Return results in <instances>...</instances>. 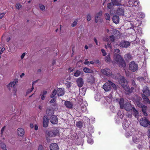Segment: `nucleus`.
<instances>
[{
  "label": "nucleus",
  "mask_w": 150,
  "mask_h": 150,
  "mask_svg": "<svg viewBox=\"0 0 150 150\" xmlns=\"http://www.w3.org/2000/svg\"><path fill=\"white\" fill-rule=\"evenodd\" d=\"M115 53L116 54L114 58V62L120 67H125L126 65V63L123 58L119 54L120 53V50L118 49L114 50Z\"/></svg>",
  "instance_id": "f257e3e1"
},
{
  "label": "nucleus",
  "mask_w": 150,
  "mask_h": 150,
  "mask_svg": "<svg viewBox=\"0 0 150 150\" xmlns=\"http://www.w3.org/2000/svg\"><path fill=\"white\" fill-rule=\"evenodd\" d=\"M129 69L132 72H135L138 69V65L134 61L131 62L129 65Z\"/></svg>",
  "instance_id": "f03ea898"
},
{
  "label": "nucleus",
  "mask_w": 150,
  "mask_h": 150,
  "mask_svg": "<svg viewBox=\"0 0 150 150\" xmlns=\"http://www.w3.org/2000/svg\"><path fill=\"white\" fill-rule=\"evenodd\" d=\"M140 123L141 125L145 127H147L148 125H150V122L146 119H141L140 121Z\"/></svg>",
  "instance_id": "7ed1b4c3"
},
{
  "label": "nucleus",
  "mask_w": 150,
  "mask_h": 150,
  "mask_svg": "<svg viewBox=\"0 0 150 150\" xmlns=\"http://www.w3.org/2000/svg\"><path fill=\"white\" fill-rule=\"evenodd\" d=\"M101 72L103 74L108 76H110L112 74L111 71L108 68L102 69Z\"/></svg>",
  "instance_id": "20e7f679"
},
{
  "label": "nucleus",
  "mask_w": 150,
  "mask_h": 150,
  "mask_svg": "<svg viewBox=\"0 0 150 150\" xmlns=\"http://www.w3.org/2000/svg\"><path fill=\"white\" fill-rule=\"evenodd\" d=\"M130 45V42L125 40L122 41L119 44V45L121 47L127 48Z\"/></svg>",
  "instance_id": "39448f33"
},
{
  "label": "nucleus",
  "mask_w": 150,
  "mask_h": 150,
  "mask_svg": "<svg viewBox=\"0 0 150 150\" xmlns=\"http://www.w3.org/2000/svg\"><path fill=\"white\" fill-rule=\"evenodd\" d=\"M125 12L124 7L122 6H119L117 9L116 13L120 16H123Z\"/></svg>",
  "instance_id": "423d86ee"
},
{
  "label": "nucleus",
  "mask_w": 150,
  "mask_h": 150,
  "mask_svg": "<svg viewBox=\"0 0 150 150\" xmlns=\"http://www.w3.org/2000/svg\"><path fill=\"white\" fill-rule=\"evenodd\" d=\"M124 108L127 111H130L134 108L130 104L128 103H126L124 104Z\"/></svg>",
  "instance_id": "0eeeda50"
},
{
  "label": "nucleus",
  "mask_w": 150,
  "mask_h": 150,
  "mask_svg": "<svg viewBox=\"0 0 150 150\" xmlns=\"http://www.w3.org/2000/svg\"><path fill=\"white\" fill-rule=\"evenodd\" d=\"M143 94L142 95L149 96L150 95V92L149 88L145 86L143 90Z\"/></svg>",
  "instance_id": "6e6552de"
},
{
  "label": "nucleus",
  "mask_w": 150,
  "mask_h": 150,
  "mask_svg": "<svg viewBox=\"0 0 150 150\" xmlns=\"http://www.w3.org/2000/svg\"><path fill=\"white\" fill-rule=\"evenodd\" d=\"M76 82L79 87H81L84 83L83 79L81 78H78L76 80Z\"/></svg>",
  "instance_id": "1a4fd4ad"
},
{
  "label": "nucleus",
  "mask_w": 150,
  "mask_h": 150,
  "mask_svg": "<svg viewBox=\"0 0 150 150\" xmlns=\"http://www.w3.org/2000/svg\"><path fill=\"white\" fill-rule=\"evenodd\" d=\"M103 87L104 90L106 91H110L111 89L110 85L108 82L105 83L103 85Z\"/></svg>",
  "instance_id": "9d476101"
},
{
  "label": "nucleus",
  "mask_w": 150,
  "mask_h": 150,
  "mask_svg": "<svg viewBox=\"0 0 150 150\" xmlns=\"http://www.w3.org/2000/svg\"><path fill=\"white\" fill-rule=\"evenodd\" d=\"M118 81L119 83L122 86H124L125 85H127V84L126 80L125 79L124 77L123 76H121L119 78Z\"/></svg>",
  "instance_id": "9b49d317"
},
{
  "label": "nucleus",
  "mask_w": 150,
  "mask_h": 150,
  "mask_svg": "<svg viewBox=\"0 0 150 150\" xmlns=\"http://www.w3.org/2000/svg\"><path fill=\"white\" fill-rule=\"evenodd\" d=\"M58 118L55 115L52 116L50 118V121L51 123L54 124H55L57 123Z\"/></svg>",
  "instance_id": "f8f14e48"
},
{
  "label": "nucleus",
  "mask_w": 150,
  "mask_h": 150,
  "mask_svg": "<svg viewBox=\"0 0 150 150\" xmlns=\"http://www.w3.org/2000/svg\"><path fill=\"white\" fill-rule=\"evenodd\" d=\"M49 119L46 116H44L43 119V126L44 127H47L48 126Z\"/></svg>",
  "instance_id": "ddd939ff"
},
{
  "label": "nucleus",
  "mask_w": 150,
  "mask_h": 150,
  "mask_svg": "<svg viewBox=\"0 0 150 150\" xmlns=\"http://www.w3.org/2000/svg\"><path fill=\"white\" fill-rule=\"evenodd\" d=\"M65 91L63 88H58L57 90V94L58 96H63L65 93Z\"/></svg>",
  "instance_id": "4468645a"
},
{
  "label": "nucleus",
  "mask_w": 150,
  "mask_h": 150,
  "mask_svg": "<svg viewBox=\"0 0 150 150\" xmlns=\"http://www.w3.org/2000/svg\"><path fill=\"white\" fill-rule=\"evenodd\" d=\"M18 79H15L12 82H10L8 85L9 87L15 88L16 85L18 83Z\"/></svg>",
  "instance_id": "2eb2a0df"
},
{
  "label": "nucleus",
  "mask_w": 150,
  "mask_h": 150,
  "mask_svg": "<svg viewBox=\"0 0 150 150\" xmlns=\"http://www.w3.org/2000/svg\"><path fill=\"white\" fill-rule=\"evenodd\" d=\"M50 150H58L59 147L58 145L55 143H52L50 146Z\"/></svg>",
  "instance_id": "dca6fc26"
},
{
  "label": "nucleus",
  "mask_w": 150,
  "mask_h": 150,
  "mask_svg": "<svg viewBox=\"0 0 150 150\" xmlns=\"http://www.w3.org/2000/svg\"><path fill=\"white\" fill-rule=\"evenodd\" d=\"M17 133L18 135L22 137L24 134V130L22 128H19L17 129Z\"/></svg>",
  "instance_id": "f3484780"
},
{
  "label": "nucleus",
  "mask_w": 150,
  "mask_h": 150,
  "mask_svg": "<svg viewBox=\"0 0 150 150\" xmlns=\"http://www.w3.org/2000/svg\"><path fill=\"white\" fill-rule=\"evenodd\" d=\"M125 90L127 92L131 93L132 92L133 88L132 87L130 88L129 86L127 85H125L124 86H122Z\"/></svg>",
  "instance_id": "a211bd4d"
},
{
  "label": "nucleus",
  "mask_w": 150,
  "mask_h": 150,
  "mask_svg": "<svg viewBox=\"0 0 150 150\" xmlns=\"http://www.w3.org/2000/svg\"><path fill=\"white\" fill-rule=\"evenodd\" d=\"M113 34L115 35V38H118L120 36V32L119 30L116 29H114L112 31Z\"/></svg>",
  "instance_id": "6ab92c4d"
},
{
  "label": "nucleus",
  "mask_w": 150,
  "mask_h": 150,
  "mask_svg": "<svg viewBox=\"0 0 150 150\" xmlns=\"http://www.w3.org/2000/svg\"><path fill=\"white\" fill-rule=\"evenodd\" d=\"M64 105L68 108H71L73 106V104L71 102L69 101H65Z\"/></svg>",
  "instance_id": "aec40b11"
},
{
  "label": "nucleus",
  "mask_w": 150,
  "mask_h": 150,
  "mask_svg": "<svg viewBox=\"0 0 150 150\" xmlns=\"http://www.w3.org/2000/svg\"><path fill=\"white\" fill-rule=\"evenodd\" d=\"M111 2L115 6L120 5L121 4V1L120 0H111Z\"/></svg>",
  "instance_id": "412c9836"
},
{
  "label": "nucleus",
  "mask_w": 150,
  "mask_h": 150,
  "mask_svg": "<svg viewBox=\"0 0 150 150\" xmlns=\"http://www.w3.org/2000/svg\"><path fill=\"white\" fill-rule=\"evenodd\" d=\"M112 21L113 22L116 24L118 23L119 22V17L117 15L114 16L112 18Z\"/></svg>",
  "instance_id": "4be33fe9"
},
{
  "label": "nucleus",
  "mask_w": 150,
  "mask_h": 150,
  "mask_svg": "<svg viewBox=\"0 0 150 150\" xmlns=\"http://www.w3.org/2000/svg\"><path fill=\"white\" fill-rule=\"evenodd\" d=\"M102 11H100L96 14L95 17V21L96 23H97L98 22V19L100 18L101 16L102 15Z\"/></svg>",
  "instance_id": "5701e85b"
},
{
  "label": "nucleus",
  "mask_w": 150,
  "mask_h": 150,
  "mask_svg": "<svg viewBox=\"0 0 150 150\" xmlns=\"http://www.w3.org/2000/svg\"><path fill=\"white\" fill-rule=\"evenodd\" d=\"M141 108H142V110L143 112L144 115L145 116H147V114L146 112V110L147 109L146 106L143 105Z\"/></svg>",
  "instance_id": "b1692460"
},
{
  "label": "nucleus",
  "mask_w": 150,
  "mask_h": 150,
  "mask_svg": "<svg viewBox=\"0 0 150 150\" xmlns=\"http://www.w3.org/2000/svg\"><path fill=\"white\" fill-rule=\"evenodd\" d=\"M124 100L123 98H121L119 102V104L120 105V107L121 109H123L124 108Z\"/></svg>",
  "instance_id": "393cba45"
},
{
  "label": "nucleus",
  "mask_w": 150,
  "mask_h": 150,
  "mask_svg": "<svg viewBox=\"0 0 150 150\" xmlns=\"http://www.w3.org/2000/svg\"><path fill=\"white\" fill-rule=\"evenodd\" d=\"M46 114L48 116H50L54 114L52 110L51 109H47L46 110Z\"/></svg>",
  "instance_id": "a878e982"
},
{
  "label": "nucleus",
  "mask_w": 150,
  "mask_h": 150,
  "mask_svg": "<svg viewBox=\"0 0 150 150\" xmlns=\"http://www.w3.org/2000/svg\"><path fill=\"white\" fill-rule=\"evenodd\" d=\"M87 80L88 82L90 83L91 84H93L95 82L94 79L92 76L89 77L88 78Z\"/></svg>",
  "instance_id": "bb28decb"
},
{
  "label": "nucleus",
  "mask_w": 150,
  "mask_h": 150,
  "mask_svg": "<svg viewBox=\"0 0 150 150\" xmlns=\"http://www.w3.org/2000/svg\"><path fill=\"white\" fill-rule=\"evenodd\" d=\"M139 1H138L137 0L135 1H131L129 0L128 1V3H129V4H134L132 5V6H133L134 5L135 6H137V5H138L139 4Z\"/></svg>",
  "instance_id": "cd10ccee"
},
{
  "label": "nucleus",
  "mask_w": 150,
  "mask_h": 150,
  "mask_svg": "<svg viewBox=\"0 0 150 150\" xmlns=\"http://www.w3.org/2000/svg\"><path fill=\"white\" fill-rule=\"evenodd\" d=\"M147 97V96H145L144 95L142 96V98L144 100V101L146 103L149 104H150V101L149 100V99Z\"/></svg>",
  "instance_id": "c85d7f7f"
},
{
  "label": "nucleus",
  "mask_w": 150,
  "mask_h": 150,
  "mask_svg": "<svg viewBox=\"0 0 150 150\" xmlns=\"http://www.w3.org/2000/svg\"><path fill=\"white\" fill-rule=\"evenodd\" d=\"M83 71L86 73H93V71L89 69L87 67H85L83 69Z\"/></svg>",
  "instance_id": "c756f323"
},
{
  "label": "nucleus",
  "mask_w": 150,
  "mask_h": 150,
  "mask_svg": "<svg viewBox=\"0 0 150 150\" xmlns=\"http://www.w3.org/2000/svg\"><path fill=\"white\" fill-rule=\"evenodd\" d=\"M124 58L127 60H130L132 59V56L129 54H127L124 56Z\"/></svg>",
  "instance_id": "7c9ffc66"
},
{
  "label": "nucleus",
  "mask_w": 150,
  "mask_h": 150,
  "mask_svg": "<svg viewBox=\"0 0 150 150\" xmlns=\"http://www.w3.org/2000/svg\"><path fill=\"white\" fill-rule=\"evenodd\" d=\"M110 56V54H109L106 56L105 57V61L108 63L110 62L111 61Z\"/></svg>",
  "instance_id": "2f4dec72"
},
{
  "label": "nucleus",
  "mask_w": 150,
  "mask_h": 150,
  "mask_svg": "<svg viewBox=\"0 0 150 150\" xmlns=\"http://www.w3.org/2000/svg\"><path fill=\"white\" fill-rule=\"evenodd\" d=\"M132 140L133 142L136 144H137L138 142H140L139 139L136 137H134L132 138Z\"/></svg>",
  "instance_id": "473e14b6"
},
{
  "label": "nucleus",
  "mask_w": 150,
  "mask_h": 150,
  "mask_svg": "<svg viewBox=\"0 0 150 150\" xmlns=\"http://www.w3.org/2000/svg\"><path fill=\"white\" fill-rule=\"evenodd\" d=\"M53 134L52 133V132L51 131H46V132L45 136H48L50 137H54Z\"/></svg>",
  "instance_id": "72a5a7b5"
},
{
  "label": "nucleus",
  "mask_w": 150,
  "mask_h": 150,
  "mask_svg": "<svg viewBox=\"0 0 150 150\" xmlns=\"http://www.w3.org/2000/svg\"><path fill=\"white\" fill-rule=\"evenodd\" d=\"M115 5L111 2L108 3L107 5V8L109 9L112 8Z\"/></svg>",
  "instance_id": "f704fd0d"
},
{
  "label": "nucleus",
  "mask_w": 150,
  "mask_h": 150,
  "mask_svg": "<svg viewBox=\"0 0 150 150\" xmlns=\"http://www.w3.org/2000/svg\"><path fill=\"white\" fill-rule=\"evenodd\" d=\"M51 131L52 132V133L53 134V135L54 137L59 134V132L58 130L57 129L53 130Z\"/></svg>",
  "instance_id": "c9c22d12"
},
{
  "label": "nucleus",
  "mask_w": 150,
  "mask_h": 150,
  "mask_svg": "<svg viewBox=\"0 0 150 150\" xmlns=\"http://www.w3.org/2000/svg\"><path fill=\"white\" fill-rule=\"evenodd\" d=\"M0 146L2 149L3 150H7L6 145L3 143H1L0 144Z\"/></svg>",
  "instance_id": "e433bc0d"
},
{
  "label": "nucleus",
  "mask_w": 150,
  "mask_h": 150,
  "mask_svg": "<svg viewBox=\"0 0 150 150\" xmlns=\"http://www.w3.org/2000/svg\"><path fill=\"white\" fill-rule=\"evenodd\" d=\"M108 82L110 84V86H111L114 89L116 90L117 89L116 86L114 83H113L111 81H108Z\"/></svg>",
  "instance_id": "4c0bfd02"
},
{
  "label": "nucleus",
  "mask_w": 150,
  "mask_h": 150,
  "mask_svg": "<svg viewBox=\"0 0 150 150\" xmlns=\"http://www.w3.org/2000/svg\"><path fill=\"white\" fill-rule=\"evenodd\" d=\"M115 38L114 36L113 35H112L109 37L110 41L111 42H114Z\"/></svg>",
  "instance_id": "58836bf2"
},
{
  "label": "nucleus",
  "mask_w": 150,
  "mask_h": 150,
  "mask_svg": "<svg viewBox=\"0 0 150 150\" xmlns=\"http://www.w3.org/2000/svg\"><path fill=\"white\" fill-rule=\"evenodd\" d=\"M133 112V114L135 117H137V116H138V112L136 110L135 108H133L132 109Z\"/></svg>",
  "instance_id": "ea45409f"
},
{
  "label": "nucleus",
  "mask_w": 150,
  "mask_h": 150,
  "mask_svg": "<svg viewBox=\"0 0 150 150\" xmlns=\"http://www.w3.org/2000/svg\"><path fill=\"white\" fill-rule=\"evenodd\" d=\"M56 93H57V91L56 89H54L50 96L51 98H52L54 97Z\"/></svg>",
  "instance_id": "a19ab883"
},
{
  "label": "nucleus",
  "mask_w": 150,
  "mask_h": 150,
  "mask_svg": "<svg viewBox=\"0 0 150 150\" xmlns=\"http://www.w3.org/2000/svg\"><path fill=\"white\" fill-rule=\"evenodd\" d=\"M81 74V71L79 70H77L74 73V76L76 77H78Z\"/></svg>",
  "instance_id": "79ce46f5"
},
{
  "label": "nucleus",
  "mask_w": 150,
  "mask_h": 150,
  "mask_svg": "<svg viewBox=\"0 0 150 150\" xmlns=\"http://www.w3.org/2000/svg\"><path fill=\"white\" fill-rule=\"evenodd\" d=\"M105 17L106 20L110 21V16L108 13H105Z\"/></svg>",
  "instance_id": "37998d69"
},
{
  "label": "nucleus",
  "mask_w": 150,
  "mask_h": 150,
  "mask_svg": "<svg viewBox=\"0 0 150 150\" xmlns=\"http://www.w3.org/2000/svg\"><path fill=\"white\" fill-rule=\"evenodd\" d=\"M86 18L88 21H89L91 20V16L90 14H88L86 15Z\"/></svg>",
  "instance_id": "c03bdc74"
},
{
  "label": "nucleus",
  "mask_w": 150,
  "mask_h": 150,
  "mask_svg": "<svg viewBox=\"0 0 150 150\" xmlns=\"http://www.w3.org/2000/svg\"><path fill=\"white\" fill-rule=\"evenodd\" d=\"M105 47L106 48H109L111 49L112 46L110 42H108L107 45H105Z\"/></svg>",
  "instance_id": "a18cd8bd"
},
{
  "label": "nucleus",
  "mask_w": 150,
  "mask_h": 150,
  "mask_svg": "<svg viewBox=\"0 0 150 150\" xmlns=\"http://www.w3.org/2000/svg\"><path fill=\"white\" fill-rule=\"evenodd\" d=\"M46 140L48 142H50L52 139V137H50L48 136H45Z\"/></svg>",
  "instance_id": "49530a36"
},
{
  "label": "nucleus",
  "mask_w": 150,
  "mask_h": 150,
  "mask_svg": "<svg viewBox=\"0 0 150 150\" xmlns=\"http://www.w3.org/2000/svg\"><path fill=\"white\" fill-rule=\"evenodd\" d=\"M16 7L18 10H19L22 8V5L18 3H17L16 5Z\"/></svg>",
  "instance_id": "de8ad7c7"
},
{
  "label": "nucleus",
  "mask_w": 150,
  "mask_h": 150,
  "mask_svg": "<svg viewBox=\"0 0 150 150\" xmlns=\"http://www.w3.org/2000/svg\"><path fill=\"white\" fill-rule=\"evenodd\" d=\"M81 110L83 111H85L86 110V107L83 104H81Z\"/></svg>",
  "instance_id": "09e8293b"
},
{
  "label": "nucleus",
  "mask_w": 150,
  "mask_h": 150,
  "mask_svg": "<svg viewBox=\"0 0 150 150\" xmlns=\"http://www.w3.org/2000/svg\"><path fill=\"white\" fill-rule=\"evenodd\" d=\"M40 8L41 11H45V6L43 5H41L40 6Z\"/></svg>",
  "instance_id": "8fccbe9b"
},
{
  "label": "nucleus",
  "mask_w": 150,
  "mask_h": 150,
  "mask_svg": "<svg viewBox=\"0 0 150 150\" xmlns=\"http://www.w3.org/2000/svg\"><path fill=\"white\" fill-rule=\"evenodd\" d=\"M76 125L77 127H81L82 126L81 122H77Z\"/></svg>",
  "instance_id": "3c124183"
},
{
  "label": "nucleus",
  "mask_w": 150,
  "mask_h": 150,
  "mask_svg": "<svg viewBox=\"0 0 150 150\" xmlns=\"http://www.w3.org/2000/svg\"><path fill=\"white\" fill-rule=\"evenodd\" d=\"M136 104L139 107H141L143 105L142 103L139 102H136Z\"/></svg>",
  "instance_id": "603ef678"
},
{
  "label": "nucleus",
  "mask_w": 150,
  "mask_h": 150,
  "mask_svg": "<svg viewBox=\"0 0 150 150\" xmlns=\"http://www.w3.org/2000/svg\"><path fill=\"white\" fill-rule=\"evenodd\" d=\"M131 83H132V85L134 87L136 86H137L136 83L135 82L134 80H131Z\"/></svg>",
  "instance_id": "864d4df0"
},
{
  "label": "nucleus",
  "mask_w": 150,
  "mask_h": 150,
  "mask_svg": "<svg viewBox=\"0 0 150 150\" xmlns=\"http://www.w3.org/2000/svg\"><path fill=\"white\" fill-rule=\"evenodd\" d=\"M34 89V87L33 86H32L31 88V89H29L27 91V93H31L32 91Z\"/></svg>",
  "instance_id": "5fc2aeb1"
},
{
  "label": "nucleus",
  "mask_w": 150,
  "mask_h": 150,
  "mask_svg": "<svg viewBox=\"0 0 150 150\" xmlns=\"http://www.w3.org/2000/svg\"><path fill=\"white\" fill-rule=\"evenodd\" d=\"M101 52L103 53V56H105L106 55V53L105 51V50L103 49H102Z\"/></svg>",
  "instance_id": "6e6d98bb"
},
{
  "label": "nucleus",
  "mask_w": 150,
  "mask_h": 150,
  "mask_svg": "<svg viewBox=\"0 0 150 150\" xmlns=\"http://www.w3.org/2000/svg\"><path fill=\"white\" fill-rule=\"evenodd\" d=\"M77 24V21H74V22H73L71 24V26L72 27H74Z\"/></svg>",
  "instance_id": "4d7b16f0"
},
{
  "label": "nucleus",
  "mask_w": 150,
  "mask_h": 150,
  "mask_svg": "<svg viewBox=\"0 0 150 150\" xmlns=\"http://www.w3.org/2000/svg\"><path fill=\"white\" fill-rule=\"evenodd\" d=\"M5 14V13H2L0 14V19H2L3 17H4Z\"/></svg>",
  "instance_id": "13d9d810"
},
{
  "label": "nucleus",
  "mask_w": 150,
  "mask_h": 150,
  "mask_svg": "<svg viewBox=\"0 0 150 150\" xmlns=\"http://www.w3.org/2000/svg\"><path fill=\"white\" fill-rule=\"evenodd\" d=\"M38 150H43V148L42 145H40L39 146Z\"/></svg>",
  "instance_id": "bf43d9fd"
},
{
  "label": "nucleus",
  "mask_w": 150,
  "mask_h": 150,
  "mask_svg": "<svg viewBox=\"0 0 150 150\" xmlns=\"http://www.w3.org/2000/svg\"><path fill=\"white\" fill-rule=\"evenodd\" d=\"M56 101V99L54 98L52 99L50 101L51 103H53L55 102Z\"/></svg>",
  "instance_id": "052dcab7"
},
{
  "label": "nucleus",
  "mask_w": 150,
  "mask_h": 150,
  "mask_svg": "<svg viewBox=\"0 0 150 150\" xmlns=\"http://www.w3.org/2000/svg\"><path fill=\"white\" fill-rule=\"evenodd\" d=\"M84 64H90V62L88 61L87 59H86L84 62Z\"/></svg>",
  "instance_id": "680f3d73"
},
{
  "label": "nucleus",
  "mask_w": 150,
  "mask_h": 150,
  "mask_svg": "<svg viewBox=\"0 0 150 150\" xmlns=\"http://www.w3.org/2000/svg\"><path fill=\"white\" fill-rule=\"evenodd\" d=\"M40 96H41V99L42 100H44L45 99V96L44 95H40Z\"/></svg>",
  "instance_id": "e2e57ef3"
},
{
  "label": "nucleus",
  "mask_w": 150,
  "mask_h": 150,
  "mask_svg": "<svg viewBox=\"0 0 150 150\" xmlns=\"http://www.w3.org/2000/svg\"><path fill=\"white\" fill-rule=\"evenodd\" d=\"M5 50V48L4 47H3L1 48V50L0 51V55L1 54L3 51Z\"/></svg>",
  "instance_id": "0e129e2a"
},
{
  "label": "nucleus",
  "mask_w": 150,
  "mask_h": 150,
  "mask_svg": "<svg viewBox=\"0 0 150 150\" xmlns=\"http://www.w3.org/2000/svg\"><path fill=\"white\" fill-rule=\"evenodd\" d=\"M94 41L95 42L96 45H98V42L96 38H94Z\"/></svg>",
  "instance_id": "69168bd1"
},
{
  "label": "nucleus",
  "mask_w": 150,
  "mask_h": 150,
  "mask_svg": "<svg viewBox=\"0 0 150 150\" xmlns=\"http://www.w3.org/2000/svg\"><path fill=\"white\" fill-rule=\"evenodd\" d=\"M88 142L90 143H92L93 142L91 139H88Z\"/></svg>",
  "instance_id": "338daca9"
},
{
  "label": "nucleus",
  "mask_w": 150,
  "mask_h": 150,
  "mask_svg": "<svg viewBox=\"0 0 150 150\" xmlns=\"http://www.w3.org/2000/svg\"><path fill=\"white\" fill-rule=\"evenodd\" d=\"M25 54L24 53H23L21 56V58L22 59L25 56Z\"/></svg>",
  "instance_id": "774afa93"
}]
</instances>
